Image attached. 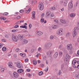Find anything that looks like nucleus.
Instances as JSON below:
<instances>
[{
    "instance_id": "1",
    "label": "nucleus",
    "mask_w": 79,
    "mask_h": 79,
    "mask_svg": "<svg viewBox=\"0 0 79 79\" xmlns=\"http://www.w3.org/2000/svg\"><path fill=\"white\" fill-rule=\"evenodd\" d=\"M70 58V56L68 54H67L66 56H64V60L65 63L68 62V60Z\"/></svg>"
},
{
    "instance_id": "2",
    "label": "nucleus",
    "mask_w": 79,
    "mask_h": 79,
    "mask_svg": "<svg viewBox=\"0 0 79 79\" xmlns=\"http://www.w3.org/2000/svg\"><path fill=\"white\" fill-rule=\"evenodd\" d=\"M57 34L58 35H61L63 34V28H61L58 30L57 31Z\"/></svg>"
},
{
    "instance_id": "3",
    "label": "nucleus",
    "mask_w": 79,
    "mask_h": 79,
    "mask_svg": "<svg viewBox=\"0 0 79 79\" xmlns=\"http://www.w3.org/2000/svg\"><path fill=\"white\" fill-rule=\"evenodd\" d=\"M24 37H25L24 35L23 34L19 35L18 36V39L21 40H23Z\"/></svg>"
},
{
    "instance_id": "4",
    "label": "nucleus",
    "mask_w": 79,
    "mask_h": 79,
    "mask_svg": "<svg viewBox=\"0 0 79 79\" xmlns=\"http://www.w3.org/2000/svg\"><path fill=\"white\" fill-rule=\"evenodd\" d=\"M23 71L24 70L23 69H18L17 70V72L18 73L20 74L21 75H23L24 74V73L23 72Z\"/></svg>"
},
{
    "instance_id": "5",
    "label": "nucleus",
    "mask_w": 79,
    "mask_h": 79,
    "mask_svg": "<svg viewBox=\"0 0 79 79\" xmlns=\"http://www.w3.org/2000/svg\"><path fill=\"white\" fill-rule=\"evenodd\" d=\"M67 48L68 50H71L73 49V46L72 44H70L68 45L67 46Z\"/></svg>"
},
{
    "instance_id": "6",
    "label": "nucleus",
    "mask_w": 79,
    "mask_h": 79,
    "mask_svg": "<svg viewBox=\"0 0 79 79\" xmlns=\"http://www.w3.org/2000/svg\"><path fill=\"white\" fill-rule=\"evenodd\" d=\"M39 7L40 10H43L44 8L43 3H40L39 5Z\"/></svg>"
},
{
    "instance_id": "7",
    "label": "nucleus",
    "mask_w": 79,
    "mask_h": 79,
    "mask_svg": "<svg viewBox=\"0 0 79 79\" xmlns=\"http://www.w3.org/2000/svg\"><path fill=\"white\" fill-rule=\"evenodd\" d=\"M12 40L14 42H17L18 41V37L15 35L12 36Z\"/></svg>"
},
{
    "instance_id": "8",
    "label": "nucleus",
    "mask_w": 79,
    "mask_h": 79,
    "mask_svg": "<svg viewBox=\"0 0 79 79\" xmlns=\"http://www.w3.org/2000/svg\"><path fill=\"white\" fill-rule=\"evenodd\" d=\"M13 76L15 77V78H18V77L19 76V75L18 73L14 72L13 73Z\"/></svg>"
},
{
    "instance_id": "9",
    "label": "nucleus",
    "mask_w": 79,
    "mask_h": 79,
    "mask_svg": "<svg viewBox=\"0 0 79 79\" xmlns=\"http://www.w3.org/2000/svg\"><path fill=\"white\" fill-rule=\"evenodd\" d=\"M77 34V33L76 32V29H74L73 32L72 33V35L73 37H74L75 36H76Z\"/></svg>"
},
{
    "instance_id": "10",
    "label": "nucleus",
    "mask_w": 79,
    "mask_h": 79,
    "mask_svg": "<svg viewBox=\"0 0 79 79\" xmlns=\"http://www.w3.org/2000/svg\"><path fill=\"white\" fill-rule=\"evenodd\" d=\"M50 14H51V12L49 11L47 12L46 14V18H49L50 16Z\"/></svg>"
},
{
    "instance_id": "11",
    "label": "nucleus",
    "mask_w": 79,
    "mask_h": 79,
    "mask_svg": "<svg viewBox=\"0 0 79 79\" xmlns=\"http://www.w3.org/2000/svg\"><path fill=\"white\" fill-rule=\"evenodd\" d=\"M17 66L19 68H20V69H22L23 68V66L21 65V64H20V63L19 62L17 63Z\"/></svg>"
},
{
    "instance_id": "12",
    "label": "nucleus",
    "mask_w": 79,
    "mask_h": 79,
    "mask_svg": "<svg viewBox=\"0 0 79 79\" xmlns=\"http://www.w3.org/2000/svg\"><path fill=\"white\" fill-rule=\"evenodd\" d=\"M58 27V25H52V28L53 29H57Z\"/></svg>"
},
{
    "instance_id": "13",
    "label": "nucleus",
    "mask_w": 79,
    "mask_h": 79,
    "mask_svg": "<svg viewBox=\"0 0 79 79\" xmlns=\"http://www.w3.org/2000/svg\"><path fill=\"white\" fill-rule=\"evenodd\" d=\"M8 64L9 68H13V63L11 62H8Z\"/></svg>"
},
{
    "instance_id": "14",
    "label": "nucleus",
    "mask_w": 79,
    "mask_h": 79,
    "mask_svg": "<svg viewBox=\"0 0 79 79\" xmlns=\"http://www.w3.org/2000/svg\"><path fill=\"white\" fill-rule=\"evenodd\" d=\"M43 33H43V32H42L40 31H36V34L38 35H42V34H43Z\"/></svg>"
},
{
    "instance_id": "15",
    "label": "nucleus",
    "mask_w": 79,
    "mask_h": 79,
    "mask_svg": "<svg viewBox=\"0 0 79 79\" xmlns=\"http://www.w3.org/2000/svg\"><path fill=\"white\" fill-rule=\"evenodd\" d=\"M69 8H70V9H71L72 8L73 6V3L72 2L69 3Z\"/></svg>"
},
{
    "instance_id": "16",
    "label": "nucleus",
    "mask_w": 79,
    "mask_h": 79,
    "mask_svg": "<svg viewBox=\"0 0 79 79\" xmlns=\"http://www.w3.org/2000/svg\"><path fill=\"white\" fill-rule=\"evenodd\" d=\"M60 22H61V23H66V22L65 20L64 19H61L60 20Z\"/></svg>"
},
{
    "instance_id": "17",
    "label": "nucleus",
    "mask_w": 79,
    "mask_h": 79,
    "mask_svg": "<svg viewBox=\"0 0 79 79\" xmlns=\"http://www.w3.org/2000/svg\"><path fill=\"white\" fill-rule=\"evenodd\" d=\"M58 52H56L54 55V58H56L57 56H58Z\"/></svg>"
},
{
    "instance_id": "18",
    "label": "nucleus",
    "mask_w": 79,
    "mask_h": 79,
    "mask_svg": "<svg viewBox=\"0 0 79 79\" xmlns=\"http://www.w3.org/2000/svg\"><path fill=\"white\" fill-rule=\"evenodd\" d=\"M64 64H61L60 69L62 71L63 70V68H64Z\"/></svg>"
},
{
    "instance_id": "19",
    "label": "nucleus",
    "mask_w": 79,
    "mask_h": 79,
    "mask_svg": "<svg viewBox=\"0 0 79 79\" xmlns=\"http://www.w3.org/2000/svg\"><path fill=\"white\" fill-rule=\"evenodd\" d=\"M32 14L33 18H35V11H32Z\"/></svg>"
},
{
    "instance_id": "20",
    "label": "nucleus",
    "mask_w": 79,
    "mask_h": 79,
    "mask_svg": "<svg viewBox=\"0 0 79 79\" xmlns=\"http://www.w3.org/2000/svg\"><path fill=\"white\" fill-rule=\"evenodd\" d=\"M68 3V1L67 0H65L64 2V6H66L67 5V4Z\"/></svg>"
},
{
    "instance_id": "21",
    "label": "nucleus",
    "mask_w": 79,
    "mask_h": 79,
    "mask_svg": "<svg viewBox=\"0 0 79 79\" xmlns=\"http://www.w3.org/2000/svg\"><path fill=\"white\" fill-rule=\"evenodd\" d=\"M23 42L24 44H27V43H28V41L26 39H24L23 40Z\"/></svg>"
},
{
    "instance_id": "22",
    "label": "nucleus",
    "mask_w": 79,
    "mask_h": 79,
    "mask_svg": "<svg viewBox=\"0 0 79 79\" xmlns=\"http://www.w3.org/2000/svg\"><path fill=\"white\" fill-rule=\"evenodd\" d=\"M11 32H18V29H14L11 31Z\"/></svg>"
},
{
    "instance_id": "23",
    "label": "nucleus",
    "mask_w": 79,
    "mask_h": 79,
    "mask_svg": "<svg viewBox=\"0 0 79 79\" xmlns=\"http://www.w3.org/2000/svg\"><path fill=\"white\" fill-rule=\"evenodd\" d=\"M48 44L49 48H50V47H51L52 46V44L50 43H48Z\"/></svg>"
},
{
    "instance_id": "24",
    "label": "nucleus",
    "mask_w": 79,
    "mask_h": 79,
    "mask_svg": "<svg viewBox=\"0 0 79 79\" xmlns=\"http://www.w3.org/2000/svg\"><path fill=\"white\" fill-rule=\"evenodd\" d=\"M44 47L45 48H47V49H48V48H48V43L45 44Z\"/></svg>"
},
{
    "instance_id": "25",
    "label": "nucleus",
    "mask_w": 79,
    "mask_h": 79,
    "mask_svg": "<svg viewBox=\"0 0 79 79\" xmlns=\"http://www.w3.org/2000/svg\"><path fill=\"white\" fill-rule=\"evenodd\" d=\"M76 60H73L72 62V64H75L76 63Z\"/></svg>"
},
{
    "instance_id": "26",
    "label": "nucleus",
    "mask_w": 79,
    "mask_h": 79,
    "mask_svg": "<svg viewBox=\"0 0 79 79\" xmlns=\"http://www.w3.org/2000/svg\"><path fill=\"white\" fill-rule=\"evenodd\" d=\"M74 16H75V14H74V13L71 14L70 15V17H71L72 18H73L74 17Z\"/></svg>"
},
{
    "instance_id": "27",
    "label": "nucleus",
    "mask_w": 79,
    "mask_h": 79,
    "mask_svg": "<svg viewBox=\"0 0 79 79\" xmlns=\"http://www.w3.org/2000/svg\"><path fill=\"white\" fill-rule=\"evenodd\" d=\"M31 10V9H29L27 10H26L25 12L26 13H29Z\"/></svg>"
},
{
    "instance_id": "28",
    "label": "nucleus",
    "mask_w": 79,
    "mask_h": 79,
    "mask_svg": "<svg viewBox=\"0 0 79 79\" xmlns=\"http://www.w3.org/2000/svg\"><path fill=\"white\" fill-rule=\"evenodd\" d=\"M20 55L22 57H24V56H26V54H23L22 53H20Z\"/></svg>"
},
{
    "instance_id": "29",
    "label": "nucleus",
    "mask_w": 79,
    "mask_h": 79,
    "mask_svg": "<svg viewBox=\"0 0 79 79\" xmlns=\"http://www.w3.org/2000/svg\"><path fill=\"white\" fill-rule=\"evenodd\" d=\"M5 69H6V67H4L3 68H2L1 69V71H4V70H5Z\"/></svg>"
},
{
    "instance_id": "30",
    "label": "nucleus",
    "mask_w": 79,
    "mask_h": 79,
    "mask_svg": "<svg viewBox=\"0 0 79 79\" xmlns=\"http://www.w3.org/2000/svg\"><path fill=\"white\" fill-rule=\"evenodd\" d=\"M52 53L53 52H52V51H50L48 52H47V53L48 55H51V54H52Z\"/></svg>"
},
{
    "instance_id": "31",
    "label": "nucleus",
    "mask_w": 79,
    "mask_h": 79,
    "mask_svg": "<svg viewBox=\"0 0 79 79\" xmlns=\"http://www.w3.org/2000/svg\"><path fill=\"white\" fill-rule=\"evenodd\" d=\"M69 34H70V33H69V32H68L66 34V36L67 37H69Z\"/></svg>"
},
{
    "instance_id": "32",
    "label": "nucleus",
    "mask_w": 79,
    "mask_h": 79,
    "mask_svg": "<svg viewBox=\"0 0 79 79\" xmlns=\"http://www.w3.org/2000/svg\"><path fill=\"white\" fill-rule=\"evenodd\" d=\"M42 74H43V72H42V71H41L39 72V76H42Z\"/></svg>"
},
{
    "instance_id": "33",
    "label": "nucleus",
    "mask_w": 79,
    "mask_h": 79,
    "mask_svg": "<svg viewBox=\"0 0 79 79\" xmlns=\"http://www.w3.org/2000/svg\"><path fill=\"white\" fill-rule=\"evenodd\" d=\"M33 64H35V65L36 64L37 60H33Z\"/></svg>"
},
{
    "instance_id": "34",
    "label": "nucleus",
    "mask_w": 79,
    "mask_h": 79,
    "mask_svg": "<svg viewBox=\"0 0 79 79\" xmlns=\"http://www.w3.org/2000/svg\"><path fill=\"white\" fill-rule=\"evenodd\" d=\"M54 37V35L53 36V35H51L50 37V40H52L53 39Z\"/></svg>"
},
{
    "instance_id": "35",
    "label": "nucleus",
    "mask_w": 79,
    "mask_h": 79,
    "mask_svg": "<svg viewBox=\"0 0 79 79\" xmlns=\"http://www.w3.org/2000/svg\"><path fill=\"white\" fill-rule=\"evenodd\" d=\"M3 15H5V16H7V15H8V12H5L3 13Z\"/></svg>"
},
{
    "instance_id": "36",
    "label": "nucleus",
    "mask_w": 79,
    "mask_h": 79,
    "mask_svg": "<svg viewBox=\"0 0 79 79\" xmlns=\"http://www.w3.org/2000/svg\"><path fill=\"white\" fill-rule=\"evenodd\" d=\"M41 23H44V19L43 18H42L41 19Z\"/></svg>"
},
{
    "instance_id": "37",
    "label": "nucleus",
    "mask_w": 79,
    "mask_h": 79,
    "mask_svg": "<svg viewBox=\"0 0 79 79\" xmlns=\"http://www.w3.org/2000/svg\"><path fill=\"white\" fill-rule=\"evenodd\" d=\"M51 10H55V7H53L51 8H50Z\"/></svg>"
},
{
    "instance_id": "38",
    "label": "nucleus",
    "mask_w": 79,
    "mask_h": 79,
    "mask_svg": "<svg viewBox=\"0 0 79 79\" xmlns=\"http://www.w3.org/2000/svg\"><path fill=\"white\" fill-rule=\"evenodd\" d=\"M2 50L3 51H6V48L5 47H4L2 48Z\"/></svg>"
},
{
    "instance_id": "39",
    "label": "nucleus",
    "mask_w": 79,
    "mask_h": 79,
    "mask_svg": "<svg viewBox=\"0 0 79 79\" xmlns=\"http://www.w3.org/2000/svg\"><path fill=\"white\" fill-rule=\"evenodd\" d=\"M0 19L1 20H2H2H6V18H5V17H3L2 18H1Z\"/></svg>"
},
{
    "instance_id": "40",
    "label": "nucleus",
    "mask_w": 79,
    "mask_h": 79,
    "mask_svg": "<svg viewBox=\"0 0 79 79\" xmlns=\"http://www.w3.org/2000/svg\"><path fill=\"white\" fill-rule=\"evenodd\" d=\"M24 11V10H20L19 12L20 13H23Z\"/></svg>"
},
{
    "instance_id": "41",
    "label": "nucleus",
    "mask_w": 79,
    "mask_h": 79,
    "mask_svg": "<svg viewBox=\"0 0 79 79\" xmlns=\"http://www.w3.org/2000/svg\"><path fill=\"white\" fill-rule=\"evenodd\" d=\"M43 60H47V57H46L45 56H44V57L43 58Z\"/></svg>"
},
{
    "instance_id": "42",
    "label": "nucleus",
    "mask_w": 79,
    "mask_h": 79,
    "mask_svg": "<svg viewBox=\"0 0 79 79\" xmlns=\"http://www.w3.org/2000/svg\"><path fill=\"white\" fill-rule=\"evenodd\" d=\"M61 74V71L60 70H59L58 75H60Z\"/></svg>"
},
{
    "instance_id": "43",
    "label": "nucleus",
    "mask_w": 79,
    "mask_h": 79,
    "mask_svg": "<svg viewBox=\"0 0 79 79\" xmlns=\"http://www.w3.org/2000/svg\"><path fill=\"white\" fill-rule=\"evenodd\" d=\"M16 52H19V48H17L15 50Z\"/></svg>"
},
{
    "instance_id": "44",
    "label": "nucleus",
    "mask_w": 79,
    "mask_h": 79,
    "mask_svg": "<svg viewBox=\"0 0 79 79\" xmlns=\"http://www.w3.org/2000/svg\"><path fill=\"white\" fill-rule=\"evenodd\" d=\"M23 28H25V29H27V26L24 25Z\"/></svg>"
},
{
    "instance_id": "45",
    "label": "nucleus",
    "mask_w": 79,
    "mask_h": 79,
    "mask_svg": "<svg viewBox=\"0 0 79 79\" xmlns=\"http://www.w3.org/2000/svg\"><path fill=\"white\" fill-rule=\"evenodd\" d=\"M48 70V67H47V68L45 69V71H47Z\"/></svg>"
},
{
    "instance_id": "46",
    "label": "nucleus",
    "mask_w": 79,
    "mask_h": 79,
    "mask_svg": "<svg viewBox=\"0 0 79 79\" xmlns=\"http://www.w3.org/2000/svg\"><path fill=\"white\" fill-rule=\"evenodd\" d=\"M62 47V45L60 44L58 48H61Z\"/></svg>"
},
{
    "instance_id": "47",
    "label": "nucleus",
    "mask_w": 79,
    "mask_h": 79,
    "mask_svg": "<svg viewBox=\"0 0 79 79\" xmlns=\"http://www.w3.org/2000/svg\"><path fill=\"white\" fill-rule=\"evenodd\" d=\"M3 47V44H0V48H2Z\"/></svg>"
},
{
    "instance_id": "48",
    "label": "nucleus",
    "mask_w": 79,
    "mask_h": 79,
    "mask_svg": "<svg viewBox=\"0 0 79 79\" xmlns=\"http://www.w3.org/2000/svg\"><path fill=\"white\" fill-rule=\"evenodd\" d=\"M17 19H19L21 18V16H18L17 17Z\"/></svg>"
},
{
    "instance_id": "49",
    "label": "nucleus",
    "mask_w": 79,
    "mask_h": 79,
    "mask_svg": "<svg viewBox=\"0 0 79 79\" xmlns=\"http://www.w3.org/2000/svg\"><path fill=\"white\" fill-rule=\"evenodd\" d=\"M75 76L77 77H79V73L78 74L75 75Z\"/></svg>"
},
{
    "instance_id": "50",
    "label": "nucleus",
    "mask_w": 79,
    "mask_h": 79,
    "mask_svg": "<svg viewBox=\"0 0 79 79\" xmlns=\"http://www.w3.org/2000/svg\"><path fill=\"white\" fill-rule=\"evenodd\" d=\"M34 52V49H32L31 50V53H32V52Z\"/></svg>"
},
{
    "instance_id": "51",
    "label": "nucleus",
    "mask_w": 79,
    "mask_h": 79,
    "mask_svg": "<svg viewBox=\"0 0 79 79\" xmlns=\"http://www.w3.org/2000/svg\"><path fill=\"white\" fill-rule=\"evenodd\" d=\"M19 27V25H16L15 26V28H17V27Z\"/></svg>"
},
{
    "instance_id": "52",
    "label": "nucleus",
    "mask_w": 79,
    "mask_h": 79,
    "mask_svg": "<svg viewBox=\"0 0 79 79\" xmlns=\"http://www.w3.org/2000/svg\"><path fill=\"white\" fill-rule=\"evenodd\" d=\"M38 51H39L40 52V50H41V48L40 47H39V48H38Z\"/></svg>"
},
{
    "instance_id": "53",
    "label": "nucleus",
    "mask_w": 79,
    "mask_h": 79,
    "mask_svg": "<svg viewBox=\"0 0 79 79\" xmlns=\"http://www.w3.org/2000/svg\"><path fill=\"white\" fill-rule=\"evenodd\" d=\"M41 16V17H43L44 16H45V14L44 13L42 14Z\"/></svg>"
},
{
    "instance_id": "54",
    "label": "nucleus",
    "mask_w": 79,
    "mask_h": 79,
    "mask_svg": "<svg viewBox=\"0 0 79 79\" xmlns=\"http://www.w3.org/2000/svg\"><path fill=\"white\" fill-rule=\"evenodd\" d=\"M15 15H20V13L19 12H16L15 13Z\"/></svg>"
},
{
    "instance_id": "55",
    "label": "nucleus",
    "mask_w": 79,
    "mask_h": 79,
    "mask_svg": "<svg viewBox=\"0 0 79 79\" xmlns=\"http://www.w3.org/2000/svg\"><path fill=\"white\" fill-rule=\"evenodd\" d=\"M29 27L30 28H31V27H32V24H29Z\"/></svg>"
},
{
    "instance_id": "56",
    "label": "nucleus",
    "mask_w": 79,
    "mask_h": 79,
    "mask_svg": "<svg viewBox=\"0 0 79 79\" xmlns=\"http://www.w3.org/2000/svg\"><path fill=\"white\" fill-rule=\"evenodd\" d=\"M54 16V15L53 14V13H51V17H53Z\"/></svg>"
},
{
    "instance_id": "57",
    "label": "nucleus",
    "mask_w": 79,
    "mask_h": 79,
    "mask_svg": "<svg viewBox=\"0 0 79 79\" xmlns=\"http://www.w3.org/2000/svg\"><path fill=\"white\" fill-rule=\"evenodd\" d=\"M54 39H58V38L56 36H55V35H54Z\"/></svg>"
},
{
    "instance_id": "58",
    "label": "nucleus",
    "mask_w": 79,
    "mask_h": 79,
    "mask_svg": "<svg viewBox=\"0 0 79 79\" xmlns=\"http://www.w3.org/2000/svg\"><path fill=\"white\" fill-rule=\"evenodd\" d=\"M54 22H56V23H58V20L56 19L54 20Z\"/></svg>"
},
{
    "instance_id": "59",
    "label": "nucleus",
    "mask_w": 79,
    "mask_h": 79,
    "mask_svg": "<svg viewBox=\"0 0 79 79\" xmlns=\"http://www.w3.org/2000/svg\"><path fill=\"white\" fill-rule=\"evenodd\" d=\"M29 60L28 59H26L25 60V61H26V62H27V61H28Z\"/></svg>"
},
{
    "instance_id": "60",
    "label": "nucleus",
    "mask_w": 79,
    "mask_h": 79,
    "mask_svg": "<svg viewBox=\"0 0 79 79\" xmlns=\"http://www.w3.org/2000/svg\"><path fill=\"white\" fill-rule=\"evenodd\" d=\"M26 71L27 72H30L31 70L29 69H27L26 70Z\"/></svg>"
},
{
    "instance_id": "61",
    "label": "nucleus",
    "mask_w": 79,
    "mask_h": 79,
    "mask_svg": "<svg viewBox=\"0 0 79 79\" xmlns=\"http://www.w3.org/2000/svg\"><path fill=\"white\" fill-rule=\"evenodd\" d=\"M63 54V53H62V52H60L59 53V55H62Z\"/></svg>"
},
{
    "instance_id": "62",
    "label": "nucleus",
    "mask_w": 79,
    "mask_h": 79,
    "mask_svg": "<svg viewBox=\"0 0 79 79\" xmlns=\"http://www.w3.org/2000/svg\"><path fill=\"white\" fill-rule=\"evenodd\" d=\"M61 11H64V8H63L62 9H61V10H60Z\"/></svg>"
},
{
    "instance_id": "63",
    "label": "nucleus",
    "mask_w": 79,
    "mask_h": 79,
    "mask_svg": "<svg viewBox=\"0 0 79 79\" xmlns=\"http://www.w3.org/2000/svg\"><path fill=\"white\" fill-rule=\"evenodd\" d=\"M6 41V40L4 39H3L2 40V42H5Z\"/></svg>"
},
{
    "instance_id": "64",
    "label": "nucleus",
    "mask_w": 79,
    "mask_h": 79,
    "mask_svg": "<svg viewBox=\"0 0 79 79\" xmlns=\"http://www.w3.org/2000/svg\"><path fill=\"white\" fill-rule=\"evenodd\" d=\"M77 55H79V50H78V51L77 52Z\"/></svg>"
}]
</instances>
